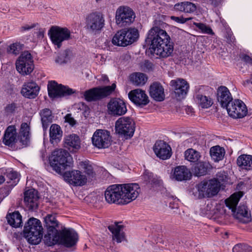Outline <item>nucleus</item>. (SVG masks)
<instances>
[{"label": "nucleus", "mask_w": 252, "mask_h": 252, "mask_svg": "<svg viewBox=\"0 0 252 252\" xmlns=\"http://www.w3.org/2000/svg\"><path fill=\"white\" fill-rule=\"evenodd\" d=\"M147 41L151 42L149 51L160 58H167L173 51V44L166 32L158 27L152 28L148 32Z\"/></svg>", "instance_id": "obj_1"}, {"label": "nucleus", "mask_w": 252, "mask_h": 252, "mask_svg": "<svg viewBox=\"0 0 252 252\" xmlns=\"http://www.w3.org/2000/svg\"><path fill=\"white\" fill-rule=\"evenodd\" d=\"M23 236L27 241L32 245L39 244L43 237V227L41 221L34 218H31L26 222Z\"/></svg>", "instance_id": "obj_2"}, {"label": "nucleus", "mask_w": 252, "mask_h": 252, "mask_svg": "<svg viewBox=\"0 0 252 252\" xmlns=\"http://www.w3.org/2000/svg\"><path fill=\"white\" fill-rule=\"evenodd\" d=\"M72 160L70 154L62 149L54 151L49 158L51 166L54 170L59 174H62L67 166L71 165Z\"/></svg>", "instance_id": "obj_3"}, {"label": "nucleus", "mask_w": 252, "mask_h": 252, "mask_svg": "<svg viewBox=\"0 0 252 252\" xmlns=\"http://www.w3.org/2000/svg\"><path fill=\"white\" fill-rule=\"evenodd\" d=\"M242 196V193L241 192L234 193L229 198L226 199L225 202L226 206L231 210L235 218L238 220L246 219V220H244L243 222H246L250 220L251 216L247 207L245 205H241L236 208Z\"/></svg>", "instance_id": "obj_4"}, {"label": "nucleus", "mask_w": 252, "mask_h": 252, "mask_svg": "<svg viewBox=\"0 0 252 252\" xmlns=\"http://www.w3.org/2000/svg\"><path fill=\"white\" fill-rule=\"evenodd\" d=\"M139 36L138 31L135 28L124 29L117 32L113 37L114 45L125 47L135 41Z\"/></svg>", "instance_id": "obj_5"}, {"label": "nucleus", "mask_w": 252, "mask_h": 252, "mask_svg": "<svg viewBox=\"0 0 252 252\" xmlns=\"http://www.w3.org/2000/svg\"><path fill=\"white\" fill-rule=\"evenodd\" d=\"M116 87L115 84L111 86L95 87L84 92V96L87 101L99 100L110 95Z\"/></svg>", "instance_id": "obj_6"}, {"label": "nucleus", "mask_w": 252, "mask_h": 252, "mask_svg": "<svg viewBox=\"0 0 252 252\" xmlns=\"http://www.w3.org/2000/svg\"><path fill=\"white\" fill-rule=\"evenodd\" d=\"M17 71L22 75L31 74L34 69L33 60L31 53L28 51L23 52L15 63Z\"/></svg>", "instance_id": "obj_7"}, {"label": "nucleus", "mask_w": 252, "mask_h": 252, "mask_svg": "<svg viewBox=\"0 0 252 252\" xmlns=\"http://www.w3.org/2000/svg\"><path fill=\"white\" fill-rule=\"evenodd\" d=\"M135 124L129 117L119 118L115 122L116 132L126 139L131 137L135 131Z\"/></svg>", "instance_id": "obj_8"}, {"label": "nucleus", "mask_w": 252, "mask_h": 252, "mask_svg": "<svg viewBox=\"0 0 252 252\" xmlns=\"http://www.w3.org/2000/svg\"><path fill=\"white\" fill-rule=\"evenodd\" d=\"M70 31L66 28L59 26H52L48 31V35L52 43L58 48L62 45V42L71 38Z\"/></svg>", "instance_id": "obj_9"}, {"label": "nucleus", "mask_w": 252, "mask_h": 252, "mask_svg": "<svg viewBox=\"0 0 252 252\" xmlns=\"http://www.w3.org/2000/svg\"><path fill=\"white\" fill-rule=\"evenodd\" d=\"M44 221L47 227V233L44 236L45 241L49 245H55L59 238L57 235L58 231L56 228L58 222L55 216L52 214L47 215L44 218Z\"/></svg>", "instance_id": "obj_10"}, {"label": "nucleus", "mask_w": 252, "mask_h": 252, "mask_svg": "<svg viewBox=\"0 0 252 252\" xmlns=\"http://www.w3.org/2000/svg\"><path fill=\"white\" fill-rule=\"evenodd\" d=\"M104 25V18L100 13H91L86 18V28L89 32L96 33L101 31Z\"/></svg>", "instance_id": "obj_11"}, {"label": "nucleus", "mask_w": 252, "mask_h": 252, "mask_svg": "<svg viewBox=\"0 0 252 252\" xmlns=\"http://www.w3.org/2000/svg\"><path fill=\"white\" fill-rule=\"evenodd\" d=\"M135 15L133 10L128 6H121L116 12V22L120 27L129 25L134 20Z\"/></svg>", "instance_id": "obj_12"}, {"label": "nucleus", "mask_w": 252, "mask_h": 252, "mask_svg": "<svg viewBox=\"0 0 252 252\" xmlns=\"http://www.w3.org/2000/svg\"><path fill=\"white\" fill-rule=\"evenodd\" d=\"M107 109L108 114L114 117L124 115L127 111L126 101L118 97L111 98L107 103Z\"/></svg>", "instance_id": "obj_13"}, {"label": "nucleus", "mask_w": 252, "mask_h": 252, "mask_svg": "<svg viewBox=\"0 0 252 252\" xmlns=\"http://www.w3.org/2000/svg\"><path fill=\"white\" fill-rule=\"evenodd\" d=\"M122 193L123 190L121 184L110 186L105 191V200L109 203L124 204Z\"/></svg>", "instance_id": "obj_14"}, {"label": "nucleus", "mask_w": 252, "mask_h": 252, "mask_svg": "<svg viewBox=\"0 0 252 252\" xmlns=\"http://www.w3.org/2000/svg\"><path fill=\"white\" fill-rule=\"evenodd\" d=\"M47 88L49 96L53 99L70 95L75 93L72 89L58 84L55 81L49 82Z\"/></svg>", "instance_id": "obj_15"}, {"label": "nucleus", "mask_w": 252, "mask_h": 252, "mask_svg": "<svg viewBox=\"0 0 252 252\" xmlns=\"http://www.w3.org/2000/svg\"><path fill=\"white\" fill-rule=\"evenodd\" d=\"M228 115L232 118H242L244 117L248 112L245 104L240 99H234L225 108Z\"/></svg>", "instance_id": "obj_16"}, {"label": "nucleus", "mask_w": 252, "mask_h": 252, "mask_svg": "<svg viewBox=\"0 0 252 252\" xmlns=\"http://www.w3.org/2000/svg\"><path fill=\"white\" fill-rule=\"evenodd\" d=\"M57 235L59 238L55 244L59 243L68 248L73 247L78 240L77 233L73 229H63Z\"/></svg>", "instance_id": "obj_17"}, {"label": "nucleus", "mask_w": 252, "mask_h": 252, "mask_svg": "<svg viewBox=\"0 0 252 252\" xmlns=\"http://www.w3.org/2000/svg\"><path fill=\"white\" fill-rule=\"evenodd\" d=\"M123 190V202L126 204L135 200L140 191L139 185L136 183L121 184Z\"/></svg>", "instance_id": "obj_18"}, {"label": "nucleus", "mask_w": 252, "mask_h": 252, "mask_svg": "<svg viewBox=\"0 0 252 252\" xmlns=\"http://www.w3.org/2000/svg\"><path fill=\"white\" fill-rule=\"evenodd\" d=\"M92 142L95 147L99 149L108 148L111 143L109 132L106 130H97L93 134Z\"/></svg>", "instance_id": "obj_19"}, {"label": "nucleus", "mask_w": 252, "mask_h": 252, "mask_svg": "<svg viewBox=\"0 0 252 252\" xmlns=\"http://www.w3.org/2000/svg\"><path fill=\"white\" fill-rule=\"evenodd\" d=\"M129 99L136 106L143 107L147 105L150 100L144 91L137 89L129 92Z\"/></svg>", "instance_id": "obj_20"}, {"label": "nucleus", "mask_w": 252, "mask_h": 252, "mask_svg": "<svg viewBox=\"0 0 252 252\" xmlns=\"http://www.w3.org/2000/svg\"><path fill=\"white\" fill-rule=\"evenodd\" d=\"M153 150L157 156L162 159L169 158L172 155L170 146L162 140L157 141L153 147Z\"/></svg>", "instance_id": "obj_21"}, {"label": "nucleus", "mask_w": 252, "mask_h": 252, "mask_svg": "<svg viewBox=\"0 0 252 252\" xmlns=\"http://www.w3.org/2000/svg\"><path fill=\"white\" fill-rule=\"evenodd\" d=\"M171 85L174 89L175 97L177 99L180 100L185 97L189 88V85L186 81L183 79L172 80Z\"/></svg>", "instance_id": "obj_22"}, {"label": "nucleus", "mask_w": 252, "mask_h": 252, "mask_svg": "<svg viewBox=\"0 0 252 252\" xmlns=\"http://www.w3.org/2000/svg\"><path fill=\"white\" fill-rule=\"evenodd\" d=\"M64 177L68 182L75 186H83L87 183V179L79 170H72L65 172Z\"/></svg>", "instance_id": "obj_23"}, {"label": "nucleus", "mask_w": 252, "mask_h": 252, "mask_svg": "<svg viewBox=\"0 0 252 252\" xmlns=\"http://www.w3.org/2000/svg\"><path fill=\"white\" fill-rule=\"evenodd\" d=\"M40 88L33 81L25 83L21 91V94L28 98H35L39 92Z\"/></svg>", "instance_id": "obj_24"}, {"label": "nucleus", "mask_w": 252, "mask_h": 252, "mask_svg": "<svg viewBox=\"0 0 252 252\" xmlns=\"http://www.w3.org/2000/svg\"><path fill=\"white\" fill-rule=\"evenodd\" d=\"M217 100L221 106L225 108L233 99L228 88L221 86L217 90Z\"/></svg>", "instance_id": "obj_25"}, {"label": "nucleus", "mask_w": 252, "mask_h": 252, "mask_svg": "<svg viewBox=\"0 0 252 252\" xmlns=\"http://www.w3.org/2000/svg\"><path fill=\"white\" fill-rule=\"evenodd\" d=\"M121 222H115L108 226V229L112 234L113 240L120 243L125 240V233L123 231L124 225Z\"/></svg>", "instance_id": "obj_26"}, {"label": "nucleus", "mask_w": 252, "mask_h": 252, "mask_svg": "<svg viewBox=\"0 0 252 252\" xmlns=\"http://www.w3.org/2000/svg\"><path fill=\"white\" fill-rule=\"evenodd\" d=\"M191 176L190 171L184 165L175 167L171 174V178L178 181L189 180Z\"/></svg>", "instance_id": "obj_27"}, {"label": "nucleus", "mask_w": 252, "mask_h": 252, "mask_svg": "<svg viewBox=\"0 0 252 252\" xmlns=\"http://www.w3.org/2000/svg\"><path fill=\"white\" fill-rule=\"evenodd\" d=\"M38 197L34 189H29L24 194V202L27 207L31 210L36 209L38 207Z\"/></svg>", "instance_id": "obj_28"}, {"label": "nucleus", "mask_w": 252, "mask_h": 252, "mask_svg": "<svg viewBox=\"0 0 252 252\" xmlns=\"http://www.w3.org/2000/svg\"><path fill=\"white\" fill-rule=\"evenodd\" d=\"M191 192L195 199L212 197L206 181L198 184L192 189Z\"/></svg>", "instance_id": "obj_29"}, {"label": "nucleus", "mask_w": 252, "mask_h": 252, "mask_svg": "<svg viewBox=\"0 0 252 252\" xmlns=\"http://www.w3.org/2000/svg\"><path fill=\"white\" fill-rule=\"evenodd\" d=\"M17 131L15 126H8L3 137V143L7 146H12L17 141Z\"/></svg>", "instance_id": "obj_30"}, {"label": "nucleus", "mask_w": 252, "mask_h": 252, "mask_svg": "<svg viewBox=\"0 0 252 252\" xmlns=\"http://www.w3.org/2000/svg\"><path fill=\"white\" fill-rule=\"evenodd\" d=\"M150 94L154 99L158 101L163 100L165 97L164 89L158 82H154L151 85Z\"/></svg>", "instance_id": "obj_31"}, {"label": "nucleus", "mask_w": 252, "mask_h": 252, "mask_svg": "<svg viewBox=\"0 0 252 252\" xmlns=\"http://www.w3.org/2000/svg\"><path fill=\"white\" fill-rule=\"evenodd\" d=\"M30 126L27 123L21 124L18 139L23 145L27 146L30 142Z\"/></svg>", "instance_id": "obj_32"}, {"label": "nucleus", "mask_w": 252, "mask_h": 252, "mask_svg": "<svg viewBox=\"0 0 252 252\" xmlns=\"http://www.w3.org/2000/svg\"><path fill=\"white\" fill-rule=\"evenodd\" d=\"M174 8L177 11L187 13H193L196 11L197 7L196 5L192 2L184 1L175 4Z\"/></svg>", "instance_id": "obj_33"}, {"label": "nucleus", "mask_w": 252, "mask_h": 252, "mask_svg": "<svg viewBox=\"0 0 252 252\" xmlns=\"http://www.w3.org/2000/svg\"><path fill=\"white\" fill-rule=\"evenodd\" d=\"M237 164L242 169L250 170L252 169V156L242 155L238 157Z\"/></svg>", "instance_id": "obj_34"}, {"label": "nucleus", "mask_w": 252, "mask_h": 252, "mask_svg": "<svg viewBox=\"0 0 252 252\" xmlns=\"http://www.w3.org/2000/svg\"><path fill=\"white\" fill-rule=\"evenodd\" d=\"M49 135L50 140L52 143H58L60 141L63 135L61 127L56 124L52 125L50 128Z\"/></svg>", "instance_id": "obj_35"}, {"label": "nucleus", "mask_w": 252, "mask_h": 252, "mask_svg": "<svg viewBox=\"0 0 252 252\" xmlns=\"http://www.w3.org/2000/svg\"><path fill=\"white\" fill-rule=\"evenodd\" d=\"M6 220L8 223L13 227L17 228L22 226V216L19 212L15 211L7 214Z\"/></svg>", "instance_id": "obj_36"}, {"label": "nucleus", "mask_w": 252, "mask_h": 252, "mask_svg": "<svg viewBox=\"0 0 252 252\" xmlns=\"http://www.w3.org/2000/svg\"><path fill=\"white\" fill-rule=\"evenodd\" d=\"M210 154L215 161H219L223 158L225 155V151L220 146H215L210 149Z\"/></svg>", "instance_id": "obj_37"}, {"label": "nucleus", "mask_w": 252, "mask_h": 252, "mask_svg": "<svg viewBox=\"0 0 252 252\" xmlns=\"http://www.w3.org/2000/svg\"><path fill=\"white\" fill-rule=\"evenodd\" d=\"M64 143L68 148L71 147L73 149H78L80 147V140L78 136L76 134H71L66 137Z\"/></svg>", "instance_id": "obj_38"}, {"label": "nucleus", "mask_w": 252, "mask_h": 252, "mask_svg": "<svg viewBox=\"0 0 252 252\" xmlns=\"http://www.w3.org/2000/svg\"><path fill=\"white\" fill-rule=\"evenodd\" d=\"M130 80L135 86H142L147 82V77L144 73L136 72L130 76Z\"/></svg>", "instance_id": "obj_39"}, {"label": "nucleus", "mask_w": 252, "mask_h": 252, "mask_svg": "<svg viewBox=\"0 0 252 252\" xmlns=\"http://www.w3.org/2000/svg\"><path fill=\"white\" fill-rule=\"evenodd\" d=\"M40 115L43 129L46 130L49 123L52 121L51 111L48 108L44 109L40 112Z\"/></svg>", "instance_id": "obj_40"}, {"label": "nucleus", "mask_w": 252, "mask_h": 252, "mask_svg": "<svg viewBox=\"0 0 252 252\" xmlns=\"http://www.w3.org/2000/svg\"><path fill=\"white\" fill-rule=\"evenodd\" d=\"M143 179L146 184H149L152 187L156 186L160 184V180L156 176L149 172H145L143 176Z\"/></svg>", "instance_id": "obj_41"}, {"label": "nucleus", "mask_w": 252, "mask_h": 252, "mask_svg": "<svg viewBox=\"0 0 252 252\" xmlns=\"http://www.w3.org/2000/svg\"><path fill=\"white\" fill-rule=\"evenodd\" d=\"M201 156L198 151L190 148L185 152V159L190 162H195L200 158Z\"/></svg>", "instance_id": "obj_42"}, {"label": "nucleus", "mask_w": 252, "mask_h": 252, "mask_svg": "<svg viewBox=\"0 0 252 252\" xmlns=\"http://www.w3.org/2000/svg\"><path fill=\"white\" fill-rule=\"evenodd\" d=\"M207 186L209 188L211 197H213L218 194L220 190L221 189L220 185L216 182V180L211 179L206 181Z\"/></svg>", "instance_id": "obj_43"}, {"label": "nucleus", "mask_w": 252, "mask_h": 252, "mask_svg": "<svg viewBox=\"0 0 252 252\" xmlns=\"http://www.w3.org/2000/svg\"><path fill=\"white\" fill-rule=\"evenodd\" d=\"M208 164L204 162L197 163L192 170L194 174L196 176L205 175L207 172Z\"/></svg>", "instance_id": "obj_44"}, {"label": "nucleus", "mask_w": 252, "mask_h": 252, "mask_svg": "<svg viewBox=\"0 0 252 252\" xmlns=\"http://www.w3.org/2000/svg\"><path fill=\"white\" fill-rule=\"evenodd\" d=\"M228 179L227 173L224 171H221L218 172L216 174V177L213 179L216 180V182L220 185V187L223 189L225 187V185L228 182Z\"/></svg>", "instance_id": "obj_45"}, {"label": "nucleus", "mask_w": 252, "mask_h": 252, "mask_svg": "<svg viewBox=\"0 0 252 252\" xmlns=\"http://www.w3.org/2000/svg\"><path fill=\"white\" fill-rule=\"evenodd\" d=\"M199 105L202 108H208L213 104L211 98L202 94H197L196 96Z\"/></svg>", "instance_id": "obj_46"}, {"label": "nucleus", "mask_w": 252, "mask_h": 252, "mask_svg": "<svg viewBox=\"0 0 252 252\" xmlns=\"http://www.w3.org/2000/svg\"><path fill=\"white\" fill-rule=\"evenodd\" d=\"M80 166L82 169L84 170L89 177L93 178L94 177L95 173L94 171L92 165L90 163L89 161L80 162Z\"/></svg>", "instance_id": "obj_47"}, {"label": "nucleus", "mask_w": 252, "mask_h": 252, "mask_svg": "<svg viewBox=\"0 0 252 252\" xmlns=\"http://www.w3.org/2000/svg\"><path fill=\"white\" fill-rule=\"evenodd\" d=\"M22 49V45L18 42L10 44L6 49V52L9 54L17 55Z\"/></svg>", "instance_id": "obj_48"}, {"label": "nucleus", "mask_w": 252, "mask_h": 252, "mask_svg": "<svg viewBox=\"0 0 252 252\" xmlns=\"http://www.w3.org/2000/svg\"><path fill=\"white\" fill-rule=\"evenodd\" d=\"M69 51L66 50L60 53L55 60L57 63L62 64L66 63L69 59Z\"/></svg>", "instance_id": "obj_49"}, {"label": "nucleus", "mask_w": 252, "mask_h": 252, "mask_svg": "<svg viewBox=\"0 0 252 252\" xmlns=\"http://www.w3.org/2000/svg\"><path fill=\"white\" fill-rule=\"evenodd\" d=\"M193 24L197 28L200 30L202 32L204 33H207L211 35H213L214 34L211 28L203 23H194Z\"/></svg>", "instance_id": "obj_50"}, {"label": "nucleus", "mask_w": 252, "mask_h": 252, "mask_svg": "<svg viewBox=\"0 0 252 252\" xmlns=\"http://www.w3.org/2000/svg\"><path fill=\"white\" fill-rule=\"evenodd\" d=\"M233 252H252V248L250 246L239 244L233 248Z\"/></svg>", "instance_id": "obj_51"}, {"label": "nucleus", "mask_w": 252, "mask_h": 252, "mask_svg": "<svg viewBox=\"0 0 252 252\" xmlns=\"http://www.w3.org/2000/svg\"><path fill=\"white\" fill-rule=\"evenodd\" d=\"M171 19L176 22L178 23L181 24H184L186 22L191 20L192 18L189 17V18H184L183 16L180 17H176L174 16H172L170 17Z\"/></svg>", "instance_id": "obj_52"}, {"label": "nucleus", "mask_w": 252, "mask_h": 252, "mask_svg": "<svg viewBox=\"0 0 252 252\" xmlns=\"http://www.w3.org/2000/svg\"><path fill=\"white\" fill-rule=\"evenodd\" d=\"M16 107V104L15 103H12L6 105L5 111L8 114L12 113L15 111Z\"/></svg>", "instance_id": "obj_53"}, {"label": "nucleus", "mask_w": 252, "mask_h": 252, "mask_svg": "<svg viewBox=\"0 0 252 252\" xmlns=\"http://www.w3.org/2000/svg\"><path fill=\"white\" fill-rule=\"evenodd\" d=\"M64 119L65 122L68 123L71 126H74L76 123V121L72 117L71 114H67L65 116Z\"/></svg>", "instance_id": "obj_54"}, {"label": "nucleus", "mask_w": 252, "mask_h": 252, "mask_svg": "<svg viewBox=\"0 0 252 252\" xmlns=\"http://www.w3.org/2000/svg\"><path fill=\"white\" fill-rule=\"evenodd\" d=\"M18 174L17 172L13 170H10L6 172V176L9 179L13 180H15L18 178Z\"/></svg>", "instance_id": "obj_55"}, {"label": "nucleus", "mask_w": 252, "mask_h": 252, "mask_svg": "<svg viewBox=\"0 0 252 252\" xmlns=\"http://www.w3.org/2000/svg\"><path fill=\"white\" fill-rule=\"evenodd\" d=\"M35 24H32L31 25H25L22 27H21V32H25V31H29L31 29L34 28L35 27Z\"/></svg>", "instance_id": "obj_56"}, {"label": "nucleus", "mask_w": 252, "mask_h": 252, "mask_svg": "<svg viewBox=\"0 0 252 252\" xmlns=\"http://www.w3.org/2000/svg\"><path fill=\"white\" fill-rule=\"evenodd\" d=\"M243 60L246 63L252 64V59L248 55H245L243 56Z\"/></svg>", "instance_id": "obj_57"}, {"label": "nucleus", "mask_w": 252, "mask_h": 252, "mask_svg": "<svg viewBox=\"0 0 252 252\" xmlns=\"http://www.w3.org/2000/svg\"><path fill=\"white\" fill-rule=\"evenodd\" d=\"M244 85L245 86H251V85H252V79L249 80H246L244 82Z\"/></svg>", "instance_id": "obj_58"}, {"label": "nucleus", "mask_w": 252, "mask_h": 252, "mask_svg": "<svg viewBox=\"0 0 252 252\" xmlns=\"http://www.w3.org/2000/svg\"><path fill=\"white\" fill-rule=\"evenodd\" d=\"M5 181L4 177L2 175H0V184L3 183Z\"/></svg>", "instance_id": "obj_59"}, {"label": "nucleus", "mask_w": 252, "mask_h": 252, "mask_svg": "<svg viewBox=\"0 0 252 252\" xmlns=\"http://www.w3.org/2000/svg\"><path fill=\"white\" fill-rule=\"evenodd\" d=\"M145 64L146 65H147V66L149 67V68H151L152 67V64L149 61H146L145 62Z\"/></svg>", "instance_id": "obj_60"}, {"label": "nucleus", "mask_w": 252, "mask_h": 252, "mask_svg": "<svg viewBox=\"0 0 252 252\" xmlns=\"http://www.w3.org/2000/svg\"><path fill=\"white\" fill-rule=\"evenodd\" d=\"M102 80L103 81H108V77L106 75H103L102 76Z\"/></svg>", "instance_id": "obj_61"}, {"label": "nucleus", "mask_w": 252, "mask_h": 252, "mask_svg": "<svg viewBox=\"0 0 252 252\" xmlns=\"http://www.w3.org/2000/svg\"><path fill=\"white\" fill-rule=\"evenodd\" d=\"M234 37H230V42H234Z\"/></svg>", "instance_id": "obj_62"}, {"label": "nucleus", "mask_w": 252, "mask_h": 252, "mask_svg": "<svg viewBox=\"0 0 252 252\" xmlns=\"http://www.w3.org/2000/svg\"><path fill=\"white\" fill-rule=\"evenodd\" d=\"M251 79H252V78Z\"/></svg>", "instance_id": "obj_63"}]
</instances>
